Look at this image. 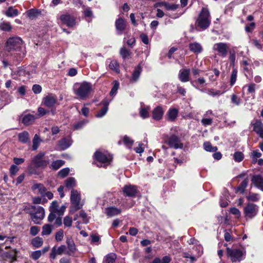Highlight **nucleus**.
<instances>
[{
  "mask_svg": "<svg viewBox=\"0 0 263 263\" xmlns=\"http://www.w3.org/2000/svg\"><path fill=\"white\" fill-rule=\"evenodd\" d=\"M190 70L189 69H183L179 71L178 78L182 82H186L189 81V74Z\"/></svg>",
  "mask_w": 263,
  "mask_h": 263,
  "instance_id": "23",
  "label": "nucleus"
},
{
  "mask_svg": "<svg viewBox=\"0 0 263 263\" xmlns=\"http://www.w3.org/2000/svg\"><path fill=\"white\" fill-rule=\"evenodd\" d=\"M250 125L253 127V131L263 138V123L259 119H255L251 122Z\"/></svg>",
  "mask_w": 263,
  "mask_h": 263,
  "instance_id": "13",
  "label": "nucleus"
},
{
  "mask_svg": "<svg viewBox=\"0 0 263 263\" xmlns=\"http://www.w3.org/2000/svg\"><path fill=\"white\" fill-rule=\"evenodd\" d=\"M45 153L40 152L32 158L30 164L28 166L30 174H36V170L32 167V165H34L36 168H45L48 165L49 160L45 159Z\"/></svg>",
  "mask_w": 263,
  "mask_h": 263,
  "instance_id": "2",
  "label": "nucleus"
},
{
  "mask_svg": "<svg viewBox=\"0 0 263 263\" xmlns=\"http://www.w3.org/2000/svg\"><path fill=\"white\" fill-rule=\"evenodd\" d=\"M64 237V232L62 229L59 230L55 234V238L57 241H61Z\"/></svg>",
  "mask_w": 263,
  "mask_h": 263,
  "instance_id": "53",
  "label": "nucleus"
},
{
  "mask_svg": "<svg viewBox=\"0 0 263 263\" xmlns=\"http://www.w3.org/2000/svg\"><path fill=\"white\" fill-rule=\"evenodd\" d=\"M178 8L179 5L178 4H171L166 2L164 8L167 10L175 11Z\"/></svg>",
  "mask_w": 263,
  "mask_h": 263,
  "instance_id": "51",
  "label": "nucleus"
},
{
  "mask_svg": "<svg viewBox=\"0 0 263 263\" xmlns=\"http://www.w3.org/2000/svg\"><path fill=\"white\" fill-rule=\"evenodd\" d=\"M0 29L4 31H10L12 29V26L10 22H3L0 24Z\"/></svg>",
  "mask_w": 263,
  "mask_h": 263,
  "instance_id": "39",
  "label": "nucleus"
},
{
  "mask_svg": "<svg viewBox=\"0 0 263 263\" xmlns=\"http://www.w3.org/2000/svg\"><path fill=\"white\" fill-rule=\"evenodd\" d=\"M249 179L248 178L245 179L240 185L237 187V190L241 193H243L245 189L248 186Z\"/></svg>",
  "mask_w": 263,
  "mask_h": 263,
  "instance_id": "45",
  "label": "nucleus"
},
{
  "mask_svg": "<svg viewBox=\"0 0 263 263\" xmlns=\"http://www.w3.org/2000/svg\"><path fill=\"white\" fill-rule=\"evenodd\" d=\"M73 93L80 100L86 99L92 90V84L88 82H77L73 85Z\"/></svg>",
  "mask_w": 263,
  "mask_h": 263,
  "instance_id": "1",
  "label": "nucleus"
},
{
  "mask_svg": "<svg viewBox=\"0 0 263 263\" xmlns=\"http://www.w3.org/2000/svg\"><path fill=\"white\" fill-rule=\"evenodd\" d=\"M43 243V240L42 238L39 236L34 238L31 241V244L34 247L36 248L41 247Z\"/></svg>",
  "mask_w": 263,
  "mask_h": 263,
  "instance_id": "37",
  "label": "nucleus"
},
{
  "mask_svg": "<svg viewBox=\"0 0 263 263\" xmlns=\"http://www.w3.org/2000/svg\"><path fill=\"white\" fill-rule=\"evenodd\" d=\"M203 147L206 151L214 152L217 151V148L216 146H212L209 142H204Z\"/></svg>",
  "mask_w": 263,
  "mask_h": 263,
  "instance_id": "42",
  "label": "nucleus"
},
{
  "mask_svg": "<svg viewBox=\"0 0 263 263\" xmlns=\"http://www.w3.org/2000/svg\"><path fill=\"white\" fill-rule=\"evenodd\" d=\"M81 195L76 190L72 189L71 192L70 202L72 204L70 212L73 213L78 210L81 209L83 204L80 203Z\"/></svg>",
  "mask_w": 263,
  "mask_h": 263,
  "instance_id": "8",
  "label": "nucleus"
},
{
  "mask_svg": "<svg viewBox=\"0 0 263 263\" xmlns=\"http://www.w3.org/2000/svg\"><path fill=\"white\" fill-rule=\"evenodd\" d=\"M201 92L206 93L209 96L213 97L216 96H219L222 94V92L220 90H216L214 89H204V90H201Z\"/></svg>",
  "mask_w": 263,
  "mask_h": 263,
  "instance_id": "32",
  "label": "nucleus"
},
{
  "mask_svg": "<svg viewBox=\"0 0 263 263\" xmlns=\"http://www.w3.org/2000/svg\"><path fill=\"white\" fill-rule=\"evenodd\" d=\"M108 110V107H103L96 114V117L98 118H101L103 117L106 114Z\"/></svg>",
  "mask_w": 263,
  "mask_h": 263,
  "instance_id": "47",
  "label": "nucleus"
},
{
  "mask_svg": "<svg viewBox=\"0 0 263 263\" xmlns=\"http://www.w3.org/2000/svg\"><path fill=\"white\" fill-rule=\"evenodd\" d=\"M202 124L204 126H207L212 124L213 120L211 118H203L201 120Z\"/></svg>",
  "mask_w": 263,
  "mask_h": 263,
  "instance_id": "57",
  "label": "nucleus"
},
{
  "mask_svg": "<svg viewBox=\"0 0 263 263\" xmlns=\"http://www.w3.org/2000/svg\"><path fill=\"white\" fill-rule=\"evenodd\" d=\"M29 210V214L32 220L35 224H40L45 216L44 208L39 205H32L30 207Z\"/></svg>",
  "mask_w": 263,
  "mask_h": 263,
  "instance_id": "4",
  "label": "nucleus"
},
{
  "mask_svg": "<svg viewBox=\"0 0 263 263\" xmlns=\"http://www.w3.org/2000/svg\"><path fill=\"white\" fill-rule=\"evenodd\" d=\"M237 77V70L236 68H233L230 77V85L233 86L236 82Z\"/></svg>",
  "mask_w": 263,
  "mask_h": 263,
  "instance_id": "41",
  "label": "nucleus"
},
{
  "mask_svg": "<svg viewBox=\"0 0 263 263\" xmlns=\"http://www.w3.org/2000/svg\"><path fill=\"white\" fill-rule=\"evenodd\" d=\"M41 142L42 140L40 138L39 136L37 134H35L32 140V151H36L39 147V145Z\"/></svg>",
  "mask_w": 263,
  "mask_h": 263,
  "instance_id": "33",
  "label": "nucleus"
},
{
  "mask_svg": "<svg viewBox=\"0 0 263 263\" xmlns=\"http://www.w3.org/2000/svg\"><path fill=\"white\" fill-rule=\"evenodd\" d=\"M121 213V210L115 206H110L106 209V214L109 217L117 215Z\"/></svg>",
  "mask_w": 263,
  "mask_h": 263,
  "instance_id": "27",
  "label": "nucleus"
},
{
  "mask_svg": "<svg viewBox=\"0 0 263 263\" xmlns=\"http://www.w3.org/2000/svg\"><path fill=\"white\" fill-rule=\"evenodd\" d=\"M18 141L22 143L26 144L30 142L29 134L27 131H23L18 134Z\"/></svg>",
  "mask_w": 263,
  "mask_h": 263,
  "instance_id": "25",
  "label": "nucleus"
},
{
  "mask_svg": "<svg viewBox=\"0 0 263 263\" xmlns=\"http://www.w3.org/2000/svg\"><path fill=\"white\" fill-rule=\"evenodd\" d=\"M247 199L249 201H257L260 199V195L257 193H249L246 197Z\"/></svg>",
  "mask_w": 263,
  "mask_h": 263,
  "instance_id": "40",
  "label": "nucleus"
},
{
  "mask_svg": "<svg viewBox=\"0 0 263 263\" xmlns=\"http://www.w3.org/2000/svg\"><path fill=\"white\" fill-rule=\"evenodd\" d=\"M189 48L192 52L196 55L201 53L203 50L201 44L197 42L190 43L189 44Z\"/></svg>",
  "mask_w": 263,
  "mask_h": 263,
  "instance_id": "16",
  "label": "nucleus"
},
{
  "mask_svg": "<svg viewBox=\"0 0 263 263\" xmlns=\"http://www.w3.org/2000/svg\"><path fill=\"white\" fill-rule=\"evenodd\" d=\"M76 185V180L73 177H69L65 181V187L69 190L72 189Z\"/></svg>",
  "mask_w": 263,
  "mask_h": 263,
  "instance_id": "30",
  "label": "nucleus"
},
{
  "mask_svg": "<svg viewBox=\"0 0 263 263\" xmlns=\"http://www.w3.org/2000/svg\"><path fill=\"white\" fill-rule=\"evenodd\" d=\"M191 84L197 89L201 91V90H202L201 88L206 85L205 80L203 78L201 77L197 80L191 81Z\"/></svg>",
  "mask_w": 263,
  "mask_h": 263,
  "instance_id": "21",
  "label": "nucleus"
},
{
  "mask_svg": "<svg viewBox=\"0 0 263 263\" xmlns=\"http://www.w3.org/2000/svg\"><path fill=\"white\" fill-rule=\"evenodd\" d=\"M233 158L236 162H240L243 159L244 156L242 152H236L233 155Z\"/></svg>",
  "mask_w": 263,
  "mask_h": 263,
  "instance_id": "44",
  "label": "nucleus"
},
{
  "mask_svg": "<svg viewBox=\"0 0 263 263\" xmlns=\"http://www.w3.org/2000/svg\"><path fill=\"white\" fill-rule=\"evenodd\" d=\"M123 141L125 145H132L134 143V141L127 136H124Z\"/></svg>",
  "mask_w": 263,
  "mask_h": 263,
  "instance_id": "59",
  "label": "nucleus"
},
{
  "mask_svg": "<svg viewBox=\"0 0 263 263\" xmlns=\"http://www.w3.org/2000/svg\"><path fill=\"white\" fill-rule=\"evenodd\" d=\"M94 158L101 163L100 165L97 164L99 167H105L110 164L112 160V156L107 152H101L96 151L93 155Z\"/></svg>",
  "mask_w": 263,
  "mask_h": 263,
  "instance_id": "5",
  "label": "nucleus"
},
{
  "mask_svg": "<svg viewBox=\"0 0 263 263\" xmlns=\"http://www.w3.org/2000/svg\"><path fill=\"white\" fill-rule=\"evenodd\" d=\"M35 119L34 115L31 114L25 115L22 119V123L26 125L32 124Z\"/></svg>",
  "mask_w": 263,
  "mask_h": 263,
  "instance_id": "26",
  "label": "nucleus"
},
{
  "mask_svg": "<svg viewBox=\"0 0 263 263\" xmlns=\"http://www.w3.org/2000/svg\"><path fill=\"white\" fill-rule=\"evenodd\" d=\"M80 217L82 219L83 223H87L89 222V219L87 217V214L84 211L81 210L80 212Z\"/></svg>",
  "mask_w": 263,
  "mask_h": 263,
  "instance_id": "55",
  "label": "nucleus"
},
{
  "mask_svg": "<svg viewBox=\"0 0 263 263\" xmlns=\"http://www.w3.org/2000/svg\"><path fill=\"white\" fill-rule=\"evenodd\" d=\"M41 250H36L31 253L30 257L34 260H37L42 255Z\"/></svg>",
  "mask_w": 263,
  "mask_h": 263,
  "instance_id": "50",
  "label": "nucleus"
},
{
  "mask_svg": "<svg viewBox=\"0 0 263 263\" xmlns=\"http://www.w3.org/2000/svg\"><path fill=\"white\" fill-rule=\"evenodd\" d=\"M64 161L57 160L52 162L50 168L52 170H57L64 164Z\"/></svg>",
  "mask_w": 263,
  "mask_h": 263,
  "instance_id": "34",
  "label": "nucleus"
},
{
  "mask_svg": "<svg viewBox=\"0 0 263 263\" xmlns=\"http://www.w3.org/2000/svg\"><path fill=\"white\" fill-rule=\"evenodd\" d=\"M40 231L39 227L36 226H32L30 228V233L32 236H35L37 235Z\"/></svg>",
  "mask_w": 263,
  "mask_h": 263,
  "instance_id": "63",
  "label": "nucleus"
},
{
  "mask_svg": "<svg viewBox=\"0 0 263 263\" xmlns=\"http://www.w3.org/2000/svg\"><path fill=\"white\" fill-rule=\"evenodd\" d=\"M66 243L69 251L70 253H74L76 251V246L71 237H68L66 240Z\"/></svg>",
  "mask_w": 263,
  "mask_h": 263,
  "instance_id": "35",
  "label": "nucleus"
},
{
  "mask_svg": "<svg viewBox=\"0 0 263 263\" xmlns=\"http://www.w3.org/2000/svg\"><path fill=\"white\" fill-rule=\"evenodd\" d=\"M167 143L171 147L175 149L182 148L183 144L180 142V138L175 134L171 135L167 139Z\"/></svg>",
  "mask_w": 263,
  "mask_h": 263,
  "instance_id": "11",
  "label": "nucleus"
},
{
  "mask_svg": "<svg viewBox=\"0 0 263 263\" xmlns=\"http://www.w3.org/2000/svg\"><path fill=\"white\" fill-rule=\"evenodd\" d=\"M60 18L61 22L68 27H73L76 25L75 18L69 14H62Z\"/></svg>",
  "mask_w": 263,
  "mask_h": 263,
  "instance_id": "14",
  "label": "nucleus"
},
{
  "mask_svg": "<svg viewBox=\"0 0 263 263\" xmlns=\"http://www.w3.org/2000/svg\"><path fill=\"white\" fill-rule=\"evenodd\" d=\"M229 48L228 44L222 42L215 44L212 48L213 51L217 52L219 55L223 58L227 55Z\"/></svg>",
  "mask_w": 263,
  "mask_h": 263,
  "instance_id": "10",
  "label": "nucleus"
},
{
  "mask_svg": "<svg viewBox=\"0 0 263 263\" xmlns=\"http://www.w3.org/2000/svg\"><path fill=\"white\" fill-rule=\"evenodd\" d=\"M142 71V67L141 64H139L136 67H135L134 70H133L130 78V82L132 83L137 82L139 79Z\"/></svg>",
  "mask_w": 263,
  "mask_h": 263,
  "instance_id": "15",
  "label": "nucleus"
},
{
  "mask_svg": "<svg viewBox=\"0 0 263 263\" xmlns=\"http://www.w3.org/2000/svg\"><path fill=\"white\" fill-rule=\"evenodd\" d=\"M6 49L12 51H21L23 47V40L18 36L9 37L6 42Z\"/></svg>",
  "mask_w": 263,
  "mask_h": 263,
  "instance_id": "6",
  "label": "nucleus"
},
{
  "mask_svg": "<svg viewBox=\"0 0 263 263\" xmlns=\"http://www.w3.org/2000/svg\"><path fill=\"white\" fill-rule=\"evenodd\" d=\"M211 17L208 9L203 8L196 21L197 27L202 30L206 29L210 25Z\"/></svg>",
  "mask_w": 263,
  "mask_h": 263,
  "instance_id": "3",
  "label": "nucleus"
},
{
  "mask_svg": "<svg viewBox=\"0 0 263 263\" xmlns=\"http://www.w3.org/2000/svg\"><path fill=\"white\" fill-rule=\"evenodd\" d=\"M52 226L49 224H45L42 228V235L44 236L50 235L52 232Z\"/></svg>",
  "mask_w": 263,
  "mask_h": 263,
  "instance_id": "36",
  "label": "nucleus"
},
{
  "mask_svg": "<svg viewBox=\"0 0 263 263\" xmlns=\"http://www.w3.org/2000/svg\"><path fill=\"white\" fill-rule=\"evenodd\" d=\"M58 203L55 200L52 202L51 205L49 207V211L50 212H55L58 211Z\"/></svg>",
  "mask_w": 263,
  "mask_h": 263,
  "instance_id": "56",
  "label": "nucleus"
},
{
  "mask_svg": "<svg viewBox=\"0 0 263 263\" xmlns=\"http://www.w3.org/2000/svg\"><path fill=\"white\" fill-rule=\"evenodd\" d=\"M114 83V86L109 92V95L111 96H115L117 94L118 89L119 88V83L117 81H115Z\"/></svg>",
  "mask_w": 263,
  "mask_h": 263,
  "instance_id": "46",
  "label": "nucleus"
},
{
  "mask_svg": "<svg viewBox=\"0 0 263 263\" xmlns=\"http://www.w3.org/2000/svg\"><path fill=\"white\" fill-rule=\"evenodd\" d=\"M72 140L70 138H63L58 142V147L61 151L66 149L71 146Z\"/></svg>",
  "mask_w": 263,
  "mask_h": 263,
  "instance_id": "20",
  "label": "nucleus"
},
{
  "mask_svg": "<svg viewBox=\"0 0 263 263\" xmlns=\"http://www.w3.org/2000/svg\"><path fill=\"white\" fill-rule=\"evenodd\" d=\"M26 13L28 17L33 19L37 17L41 14V11L36 9H31L27 11Z\"/></svg>",
  "mask_w": 263,
  "mask_h": 263,
  "instance_id": "29",
  "label": "nucleus"
},
{
  "mask_svg": "<svg viewBox=\"0 0 263 263\" xmlns=\"http://www.w3.org/2000/svg\"><path fill=\"white\" fill-rule=\"evenodd\" d=\"M18 170V167L16 165L13 164L10 166V173L12 176H15Z\"/></svg>",
  "mask_w": 263,
  "mask_h": 263,
  "instance_id": "60",
  "label": "nucleus"
},
{
  "mask_svg": "<svg viewBox=\"0 0 263 263\" xmlns=\"http://www.w3.org/2000/svg\"><path fill=\"white\" fill-rule=\"evenodd\" d=\"M164 113V110L161 106H157L152 111V117L155 120L159 121L162 118Z\"/></svg>",
  "mask_w": 263,
  "mask_h": 263,
  "instance_id": "18",
  "label": "nucleus"
},
{
  "mask_svg": "<svg viewBox=\"0 0 263 263\" xmlns=\"http://www.w3.org/2000/svg\"><path fill=\"white\" fill-rule=\"evenodd\" d=\"M227 254L232 262H239L243 260L246 254V252L244 250L240 249H231L227 248Z\"/></svg>",
  "mask_w": 263,
  "mask_h": 263,
  "instance_id": "7",
  "label": "nucleus"
},
{
  "mask_svg": "<svg viewBox=\"0 0 263 263\" xmlns=\"http://www.w3.org/2000/svg\"><path fill=\"white\" fill-rule=\"evenodd\" d=\"M69 168L68 167L64 168L59 172L58 175L62 178H64L69 174Z\"/></svg>",
  "mask_w": 263,
  "mask_h": 263,
  "instance_id": "54",
  "label": "nucleus"
},
{
  "mask_svg": "<svg viewBox=\"0 0 263 263\" xmlns=\"http://www.w3.org/2000/svg\"><path fill=\"white\" fill-rule=\"evenodd\" d=\"M231 101L233 104L238 105L240 103V99L236 95L233 94L231 96Z\"/></svg>",
  "mask_w": 263,
  "mask_h": 263,
  "instance_id": "62",
  "label": "nucleus"
},
{
  "mask_svg": "<svg viewBox=\"0 0 263 263\" xmlns=\"http://www.w3.org/2000/svg\"><path fill=\"white\" fill-rule=\"evenodd\" d=\"M252 181L256 187L263 192V176L259 175L254 176Z\"/></svg>",
  "mask_w": 263,
  "mask_h": 263,
  "instance_id": "22",
  "label": "nucleus"
},
{
  "mask_svg": "<svg viewBox=\"0 0 263 263\" xmlns=\"http://www.w3.org/2000/svg\"><path fill=\"white\" fill-rule=\"evenodd\" d=\"M116 259V255L115 253L107 254L105 257L106 263H115Z\"/></svg>",
  "mask_w": 263,
  "mask_h": 263,
  "instance_id": "43",
  "label": "nucleus"
},
{
  "mask_svg": "<svg viewBox=\"0 0 263 263\" xmlns=\"http://www.w3.org/2000/svg\"><path fill=\"white\" fill-rule=\"evenodd\" d=\"M149 108H141L140 110V115L141 118L143 119H145L148 117L149 113H148Z\"/></svg>",
  "mask_w": 263,
  "mask_h": 263,
  "instance_id": "49",
  "label": "nucleus"
},
{
  "mask_svg": "<svg viewBox=\"0 0 263 263\" xmlns=\"http://www.w3.org/2000/svg\"><path fill=\"white\" fill-rule=\"evenodd\" d=\"M88 122L87 120H84L81 121H79L77 123L74 124L73 125V128L74 130H79L81 129L84 125Z\"/></svg>",
  "mask_w": 263,
  "mask_h": 263,
  "instance_id": "48",
  "label": "nucleus"
},
{
  "mask_svg": "<svg viewBox=\"0 0 263 263\" xmlns=\"http://www.w3.org/2000/svg\"><path fill=\"white\" fill-rule=\"evenodd\" d=\"M258 211V206L254 203H248L244 208V215L247 219L254 217Z\"/></svg>",
  "mask_w": 263,
  "mask_h": 263,
  "instance_id": "9",
  "label": "nucleus"
},
{
  "mask_svg": "<svg viewBox=\"0 0 263 263\" xmlns=\"http://www.w3.org/2000/svg\"><path fill=\"white\" fill-rule=\"evenodd\" d=\"M33 190H38L39 193L42 196H44V194L46 192V188L44 186L43 184L41 183H36L34 184L32 187Z\"/></svg>",
  "mask_w": 263,
  "mask_h": 263,
  "instance_id": "31",
  "label": "nucleus"
},
{
  "mask_svg": "<svg viewBox=\"0 0 263 263\" xmlns=\"http://www.w3.org/2000/svg\"><path fill=\"white\" fill-rule=\"evenodd\" d=\"M32 91L35 94H39L42 91V87L37 84H34L32 86Z\"/></svg>",
  "mask_w": 263,
  "mask_h": 263,
  "instance_id": "64",
  "label": "nucleus"
},
{
  "mask_svg": "<svg viewBox=\"0 0 263 263\" xmlns=\"http://www.w3.org/2000/svg\"><path fill=\"white\" fill-rule=\"evenodd\" d=\"M4 14L9 17H13L18 15V11L16 9H14L12 6L8 8L7 10L4 12Z\"/></svg>",
  "mask_w": 263,
  "mask_h": 263,
  "instance_id": "28",
  "label": "nucleus"
},
{
  "mask_svg": "<svg viewBox=\"0 0 263 263\" xmlns=\"http://www.w3.org/2000/svg\"><path fill=\"white\" fill-rule=\"evenodd\" d=\"M58 99L55 95L50 93L43 98L42 104L48 108H52L57 103Z\"/></svg>",
  "mask_w": 263,
  "mask_h": 263,
  "instance_id": "12",
  "label": "nucleus"
},
{
  "mask_svg": "<svg viewBox=\"0 0 263 263\" xmlns=\"http://www.w3.org/2000/svg\"><path fill=\"white\" fill-rule=\"evenodd\" d=\"M109 67L110 69L115 71L116 73H120L119 65L116 60H112L110 62Z\"/></svg>",
  "mask_w": 263,
  "mask_h": 263,
  "instance_id": "38",
  "label": "nucleus"
},
{
  "mask_svg": "<svg viewBox=\"0 0 263 263\" xmlns=\"http://www.w3.org/2000/svg\"><path fill=\"white\" fill-rule=\"evenodd\" d=\"M115 27L117 34L118 35L122 34L126 28L125 21L122 18H118L115 22Z\"/></svg>",
  "mask_w": 263,
  "mask_h": 263,
  "instance_id": "19",
  "label": "nucleus"
},
{
  "mask_svg": "<svg viewBox=\"0 0 263 263\" xmlns=\"http://www.w3.org/2000/svg\"><path fill=\"white\" fill-rule=\"evenodd\" d=\"M122 190L124 194L128 197H134L137 193L136 187L130 184L125 185Z\"/></svg>",
  "mask_w": 263,
  "mask_h": 263,
  "instance_id": "17",
  "label": "nucleus"
},
{
  "mask_svg": "<svg viewBox=\"0 0 263 263\" xmlns=\"http://www.w3.org/2000/svg\"><path fill=\"white\" fill-rule=\"evenodd\" d=\"M228 199L226 197H221L220 199V205L222 208H225L228 205Z\"/></svg>",
  "mask_w": 263,
  "mask_h": 263,
  "instance_id": "61",
  "label": "nucleus"
},
{
  "mask_svg": "<svg viewBox=\"0 0 263 263\" xmlns=\"http://www.w3.org/2000/svg\"><path fill=\"white\" fill-rule=\"evenodd\" d=\"M120 53L124 59H125L129 55L128 51L125 47H122L120 49Z\"/></svg>",
  "mask_w": 263,
  "mask_h": 263,
  "instance_id": "58",
  "label": "nucleus"
},
{
  "mask_svg": "<svg viewBox=\"0 0 263 263\" xmlns=\"http://www.w3.org/2000/svg\"><path fill=\"white\" fill-rule=\"evenodd\" d=\"M63 223H64L65 227H71L72 225V218L68 216H66L64 218Z\"/></svg>",
  "mask_w": 263,
  "mask_h": 263,
  "instance_id": "52",
  "label": "nucleus"
},
{
  "mask_svg": "<svg viewBox=\"0 0 263 263\" xmlns=\"http://www.w3.org/2000/svg\"><path fill=\"white\" fill-rule=\"evenodd\" d=\"M179 110L176 108H170L167 112V119L168 121L174 122L178 116Z\"/></svg>",
  "mask_w": 263,
  "mask_h": 263,
  "instance_id": "24",
  "label": "nucleus"
}]
</instances>
